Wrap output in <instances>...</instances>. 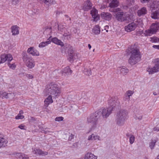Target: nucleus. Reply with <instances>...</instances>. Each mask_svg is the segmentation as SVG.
<instances>
[{
	"instance_id": "obj_8",
	"label": "nucleus",
	"mask_w": 159,
	"mask_h": 159,
	"mask_svg": "<svg viewBox=\"0 0 159 159\" xmlns=\"http://www.w3.org/2000/svg\"><path fill=\"white\" fill-rule=\"evenodd\" d=\"M121 9L117 8L115 9L113 11L116 12L114 16H115L117 20L120 22H123L127 20L126 17L125 16V13L123 11H120Z\"/></svg>"
},
{
	"instance_id": "obj_9",
	"label": "nucleus",
	"mask_w": 159,
	"mask_h": 159,
	"mask_svg": "<svg viewBox=\"0 0 159 159\" xmlns=\"http://www.w3.org/2000/svg\"><path fill=\"white\" fill-rule=\"evenodd\" d=\"M154 62L155 65L153 67H148L147 69V71L149 74H152L159 71V59H155Z\"/></svg>"
},
{
	"instance_id": "obj_11",
	"label": "nucleus",
	"mask_w": 159,
	"mask_h": 159,
	"mask_svg": "<svg viewBox=\"0 0 159 159\" xmlns=\"http://www.w3.org/2000/svg\"><path fill=\"white\" fill-rule=\"evenodd\" d=\"M108 103L110 106L109 107L112 108L113 110L114 107L116 106L119 105L120 102L117 98L113 97L109 100Z\"/></svg>"
},
{
	"instance_id": "obj_6",
	"label": "nucleus",
	"mask_w": 159,
	"mask_h": 159,
	"mask_svg": "<svg viewBox=\"0 0 159 159\" xmlns=\"http://www.w3.org/2000/svg\"><path fill=\"white\" fill-rule=\"evenodd\" d=\"M22 54V59L26 66L30 69L34 67L35 63L32 57H29L27 54L25 52H23Z\"/></svg>"
},
{
	"instance_id": "obj_32",
	"label": "nucleus",
	"mask_w": 159,
	"mask_h": 159,
	"mask_svg": "<svg viewBox=\"0 0 159 159\" xmlns=\"http://www.w3.org/2000/svg\"><path fill=\"white\" fill-rule=\"evenodd\" d=\"M51 41L50 40L46 42H43L39 43V47L42 48L47 46L51 43Z\"/></svg>"
},
{
	"instance_id": "obj_52",
	"label": "nucleus",
	"mask_w": 159,
	"mask_h": 159,
	"mask_svg": "<svg viewBox=\"0 0 159 159\" xmlns=\"http://www.w3.org/2000/svg\"><path fill=\"white\" fill-rule=\"evenodd\" d=\"M140 2L143 3H144L148 2L150 0H140Z\"/></svg>"
},
{
	"instance_id": "obj_25",
	"label": "nucleus",
	"mask_w": 159,
	"mask_h": 159,
	"mask_svg": "<svg viewBox=\"0 0 159 159\" xmlns=\"http://www.w3.org/2000/svg\"><path fill=\"white\" fill-rule=\"evenodd\" d=\"M52 41L53 43L57 45H60L61 47H63L64 44L61 40L58 39L56 37H54L52 39Z\"/></svg>"
},
{
	"instance_id": "obj_44",
	"label": "nucleus",
	"mask_w": 159,
	"mask_h": 159,
	"mask_svg": "<svg viewBox=\"0 0 159 159\" xmlns=\"http://www.w3.org/2000/svg\"><path fill=\"white\" fill-rule=\"evenodd\" d=\"M64 118L62 116H59L56 117L55 118V120L57 121H61L63 120Z\"/></svg>"
},
{
	"instance_id": "obj_20",
	"label": "nucleus",
	"mask_w": 159,
	"mask_h": 159,
	"mask_svg": "<svg viewBox=\"0 0 159 159\" xmlns=\"http://www.w3.org/2000/svg\"><path fill=\"white\" fill-rule=\"evenodd\" d=\"M101 16L103 19L109 21L111 19L112 15L109 12H102L101 13Z\"/></svg>"
},
{
	"instance_id": "obj_18",
	"label": "nucleus",
	"mask_w": 159,
	"mask_h": 159,
	"mask_svg": "<svg viewBox=\"0 0 159 159\" xmlns=\"http://www.w3.org/2000/svg\"><path fill=\"white\" fill-rule=\"evenodd\" d=\"M13 93H7L4 91L0 92V96L2 98H10L13 97Z\"/></svg>"
},
{
	"instance_id": "obj_50",
	"label": "nucleus",
	"mask_w": 159,
	"mask_h": 159,
	"mask_svg": "<svg viewBox=\"0 0 159 159\" xmlns=\"http://www.w3.org/2000/svg\"><path fill=\"white\" fill-rule=\"evenodd\" d=\"M74 135L73 134H71L69 137V140H71L72 139L74 138Z\"/></svg>"
},
{
	"instance_id": "obj_35",
	"label": "nucleus",
	"mask_w": 159,
	"mask_h": 159,
	"mask_svg": "<svg viewBox=\"0 0 159 159\" xmlns=\"http://www.w3.org/2000/svg\"><path fill=\"white\" fill-rule=\"evenodd\" d=\"M150 41L152 43H158L159 42V39L156 37L150 38Z\"/></svg>"
},
{
	"instance_id": "obj_45",
	"label": "nucleus",
	"mask_w": 159,
	"mask_h": 159,
	"mask_svg": "<svg viewBox=\"0 0 159 159\" xmlns=\"http://www.w3.org/2000/svg\"><path fill=\"white\" fill-rule=\"evenodd\" d=\"M135 0H126L127 3L129 5H133L135 2Z\"/></svg>"
},
{
	"instance_id": "obj_33",
	"label": "nucleus",
	"mask_w": 159,
	"mask_h": 159,
	"mask_svg": "<svg viewBox=\"0 0 159 159\" xmlns=\"http://www.w3.org/2000/svg\"><path fill=\"white\" fill-rule=\"evenodd\" d=\"M127 136L129 137V143L130 144H132L134 142L135 138L134 135L132 134H127Z\"/></svg>"
},
{
	"instance_id": "obj_21",
	"label": "nucleus",
	"mask_w": 159,
	"mask_h": 159,
	"mask_svg": "<svg viewBox=\"0 0 159 159\" xmlns=\"http://www.w3.org/2000/svg\"><path fill=\"white\" fill-rule=\"evenodd\" d=\"M151 8L152 11H159V1H154L151 5Z\"/></svg>"
},
{
	"instance_id": "obj_4",
	"label": "nucleus",
	"mask_w": 159,
	"mask_h": 159,
	"mask_svg": "<svg viewBox=\"0 0 159 159\" xmlns=\"http://www.w3.org/2000/svg\"><path fill=\"white\" fill-rule=\"evenodd\" d=\"M100 117V113L96 111L95 113L90 114L87 118L88 123H91L92 129L96 128L98 123V119Z\"/></svg>"
},
{
	"instance_id": "obj_23",
	"label": "nucleus",
	"mask_w": 159,
	"mask_h": 159,
	"mask_svg": "<svg viewBox=\"0 0 159 159\" xmlns=\"http://www.w3.org/2000/svg\"><path fill=\"white\" fill-rule=\"evenodd\" d=\"M53 102L52 96L51 95H49L45 99L44 101V106L47 107L50 104L52 103Z\"/></svg>"
},
{
	"instance_id": "obj_15",
	"label": "nucleus",
	"mask_w": 159,
	"mask_h": 159,
	"mask_svg": "<svg viewBox=\"0 0 159 159\" xmlns=\"http://www.w3.org/2000/svg\"><path fill=\"white\" fill-rule=\"evenodd\" d=\"M93 6V4L89 0L85 1L83 4V9L85 11H88L90 10Z\"/></svg>"
},
{
	"instance_id": "obj_49",
	"label": "nucleus",
	"mask_w": 159,
	"mask_h": 159,
	"mask_svg": "<svg viewBox=\"0 0 159 159\" xmlns=\"http://www.w3.org/2000/svg\"><path fill=\"white\" fill-rule=\"evenodd\" d=\"M137 34L139 35H141L143 33V31L142 30H140L138 31L137 32Z\"/></svg>"
},
{
	"instance_id": "obj_46",
	"label": "nucleus",
	"mask_w": 159,
	"mask_h": 159,
	"mask_svg": "<svg viewBox=\"0 0 159 159\" xmlns=\"http://www.w3.org/2000/svg\"><path fill=\"white\" fill-rule=\"evenodd\" d=\"M142 117H143V116L141 115H139L138 114V115H136L135 118H136V119H138L139 120H140L142 119Z\"/></svg>"
},
{
	"instance_id": "obj_64",
	"label": "nucleus",
	"mask_w": 159,
	"mask_h": 159,
	"mask_svg": "<svg viewBox=\"0 0 159 159\" xmlns=\"http://www.w3.org/2000/svg\"><path fill=\"white\" fill-rule=\"evenodd\" d=\"M64 35V36H66V35H65V34H64V35Z\"/></svg>"
},
{
	"instance_id": "obj_19",
	"label": "nucleus",
	"mask_w": 159,
	"mask_h": 159,
	"mask_svg": "<svg viewBox=\"0 0 159 159\" xmlns=\"http://www.w3.org/2000/svg\"><path fill=\"white\" fill-rule=\"evenodd\" d=\"M32 152L33 153L35 154L41 155L43 156L47 155L48 153L47 152H43L40 149L35 148L33 149Z\"/></svg>"
},
{
	"instance_id": "obj_51",
	"label": "nucleus",
	"mask_w": 159,
	"mask_h": 159,
	"mask_svg": "<svg viewBox=\"0 0 159 159\" xmlns=\"http://www.w3.org/2000/svg\"><path fill=\"white\" fill-rule=\"evenodd\" d=\"M26 76L29 79H31L33 78V76L31 74H27Z\"/></svg>"
},
{
	"instance_id": "obj_48",
	"label": "nucleus",
	"mask_w": 159,
	"mask_h": 159,
	"mask_svg": "<svg viewBox=\"0 0 159 159\" xmlns=\"http://www.w3.org/2000/svg\"><path fill=\"white\" fill-rule=\"evenodd\" d=\"M25 126L23 124H21L19 126L18 128L21 129H25Z\"/></svg>"
},
{
	"instance_id": "obj_14",
	"label": "nucleus",
	"mask_w": 159,
	"mask_h": 159,
	"mask_svg": "<svg viewBox=\"0 0 159 159\" xmlns=\"http://www.w3.org/2000/svg\"><path fill=\"white\" fill-rule=\"evenodd\" d=\"M87 139L89 141H96V140L101 141L102 138L96 133H93L88 136Z\"/></svg>"
},
{
	"instance_id": "obj_61",
	"label": "nucleus",
	"mask_w": 159,
	"mask_h": 159,
	"mask_svg": "<svg viewBox=\"0 0 159 159\" xmlns=\"http://www.w3.org/2000/svg\"><path fill=\"white\" fill-rule=\"evenodd\" d=\"M157 158L158 159H159V155L158 156H157Z\"/></svg>"
},
{
	"instance_id": "obj_13",
	"label": "nucleus",
	"mask_w": 159,
	"mask_h": 159,
	"mask_svg": "<svg viewBox=\"0 0 159 159\" xmlns=\"http://www.w3.org/2000/svg\"><path fill=\"white\" fill-rule=\"evenodd\" d=\"M91 14L93 18V21L95 22L99 20L100 16L98 14V11L97 10L94 8H93L91 11Z\"/></svg>"
},
{
	"instance_id": "obj_1",
	"label": "nucleus",
	"mask_w": 159,
	"mask_h": 159,
	"mask_svg": "<svg viewBox=\"0 0 159 159\" xmlns=\"http://www.w3.org/2000/svg\"><path fill=\"white\" fill-rule=\"evenodd\" d=\"M128 113L125 109H121L117 112L116 117V122L119 126L124 125L126 120L128 117Z\"/></svg>"
},
{
	"instance_id": "obj_40",
	"label": "nucleus",
	"mask_w": 159,
	"mask_h": 159,
	"mask_svg": "<svg viewBox=\"0 0 159 159\" xmlns=\"http://www.w3.org/2000/svg\"><path fill=\"white\" fill-rule=\"evenodd\" d=\"M58 30L61 32H63L64 29L65 28V25H62L61 24L58 25Z\"/></svg>"
},
{
	"instance_id": "obj_63",
	"label": "nucleus",
	"mask_w": 159,
	"mask_h": 159,
	"mask_svg": "<svg viewBox=\"0 0 159 159\" xmlns=\"http://www.w3.org/2000/svg\"><path fill=\"white\" fill-rule=\"evenodd\" d=\"M65 16H66V17H68V16L67 15H65Z\"/></svg>"
},
{
	"instance_id": "obj_5",
	"label": "nucleus",
	"mask_w": 159,
	"mask_h": 159,
	"mask_svg": "<svg viewBox=\"0 0 159 159\" xmlns=\"http://www.w3.org/2000/svg\"><path fill=\"white\" fill-rule=\"evenodd\" d=\"M143 25L142 20L140 19H138L136 20L129 24L125 27V31L130 32L134 30L137 26H142Z\"/></svg>"
},
{
	"instance_id": "obj_53",
	"label": "nucleus",
	"mask_w": 159,
	"mask_h": 159,
	"mask_svg": "<svg viewBox=\"0 0 159 159\" xmlns=\"http://www.w3.org/2000/svg\"><path fill=\"white\" fill-rule=\"evenodd\" d=\"M153 130L154 131H159V128L158 127H155L153 129Z\"/></svg>"
},
{
	"instance_id": "obj_38",
	"label": "nucleus",
	"mask_w": 159,
	"mask_h": 159,
	"mask_svg": "<svg viewBox=\"0 0 159 159\" xmlns=\"http://www.w3.org/2000/svg\"><path fill=\"white\" fill-rule=\"evenodd\" d=\"M157 140H156L154 141L152 140L149 144V147L151 149H153L156 143L157 142Z\"/></svg>"
},
{
	"instance_id": "obj_17",
	"label": "nucleus",
	"mask_w": 159,
	"mask_h": 159,
	"mask_svg": "<svg viewBox=\"0 0 159 159\" xmlns=\"http://www.w3.org/2000/svg\"><path fill=\"white\" fill-rule=\"evenodd\" d=\"M8 141L2 134H0V148L5 147Z\"/></svg>"
},
{
	"instance_id": "obj_26",
	"label": "nucleus",
	"mask_w": 159,
	"mask_h": 159,
	"mask_svg": "<svg viewBox=\"0 0 159 159\" xmlns=\"http://www.w3.org/2000/svg\"><path fill=\"white\" fill-rule=\"evenodd\" d=\"M97 157L92 153L88 152L85 154L84 159H97Z\"/></svg>"
},
{
	"instance_id": "obj_39",
	"label": "nucleus",
	"mask_w": 159,
	"mask_h": 159,
	"mask_svg": "<svg viewBox=\"0 0 159 159\" xmlns=\"http://www.w3.org/2000/svg\"><path fill=\"white\" fill-rule=\"evenodd\" d=\"M123 100L125 101L129 102L130 100V97L125 93L123 98Z\"/></svg>"
},
{
	"instance_id": "obj_2",
	"label": "nucleus",
	"mask_w": 159,
	"mask_h": 159,
	"mask_svg": "<svg viewBox=\"0 0 159 159\" xmlns=\"http://www.w3.org/2000/svg\"><path fill=\"white\" fill-rule=\"evenodd\" d=\"M130 57L129 60V62L131 65H133L140 60V54L139 50L136 48L131 49L130 52Z\"/></svg>"
},
{
	"instance_id": "obj_24",
	"label": "nucleus",
	"mask_w": 159,
	"mask_h": 159,
	"mask_svg": "<svg viewBox=\"0 0 159 159\" xmlns=\"http://www.w3.org/2000/svg\"><path fill=\"white\" fill-rule=\"evenodd\" d=\"M117 70L123 75H126L129 72V70L124 66L118 67Z\"/></svg>"
},
{
	"instance_id": "obj_29",
	"label": "nucleus",
	"mask_w": 159,
	"mask_h": 159,
	"mask_svg": "<svg viewBox=\"0 0 159 159\" xmlns=\"http://www.w3.org/2000/svg\"><path fill=\"white\" fill-rule=\"evenodd\" d=\"M92 32L95 34H99L100 33V28L99 25H96L93 27Z\"/></svg>"
},
{
	"instance_id": "obj_60",
	"label": "nucleus",
	"mask_w": 159,
	"mask_h": 159,
	"mask_svg": "<svg viewBox=\"0 0 159 159\" xmlns=\"http://www.w3.org/2000/svg\"><path fill=\"white\" fill-rule=\"evenodd\" d=\"M88 102H89V100H88L87 101V102H84V103H87Z\"/></svg>"
},
{
	"instance_id": "obj_30",
	"label": "nucleus",
	"mask_w": 159,
	"mask_h": 159,
	"mask_svg": "<svg viewBox=\"0 0 159 159\" xmlns=\"http://www.w3.org/2000/svg\"><path fill=\"white\" fill-rule=\"evenodd\" d=\"M52 32L51 28H49L46 29L44 31L43 33L44 34L47 35V36L50 35L48 39H50L52 37V36L51 35Z\"/></svg>"
},
{
	"instance_id": "obj_62",
	"label": "nucleus",
	"mask_w": 159,
	"mask_h": 159,
	"mask_svg": "<svg viewBox=\"0 0 159 159\" xmlns=\"http://www.w3.org/2000/svg\"><path fill=\"white\" fill-rule=\"evenodd\" d=\"M144 159H148L147 157H145Z\"/></svg>"
},
{
	"instance_id": "obj_54",
	"label": "nucleus",
	"mask_w": 159,
	"mask_h": 159,
	"mask_svg": "<svg viewBox=\"0 0 159 159\" xmlns=\"http://www.w3.org/2000/svg\"><path fill=\"white\" fill-rule=\"evenodd\" d=\"M152 47L154 48L159 49V45H154Z\"/></svg>"
},
{
	"instance_id": "obj_55",
	"label": "nucleus",
	"mask_w": 159,
	"mask_h": 159,
	"mask_svg": "<svg viewBox=\"0 0 159 159\" xmlns=\"http://www.w3.org/2000/svg\"><path fill=\"white\" fill-rule=\"evenodd\" d=\"M23 111L22 110H21L19 111V113L18 114H20V115H21L22 114H23Z\"/></svg>"
},
{
	"instance_id": "obj_3",
	"label": "nucleus",
	"mask_w": 159,
	"mask_h": 159,
	"mask_svg": "<svg viewBox=\"0 0 159 159\" xmlns=\"http://www.w3.org/2000/svg\"><path fill=\"white\" fill-rule=\"evenodd\" d=\"M45 91L55 97L59 96L61 93L60 88L57 84L52 83L47 85Z\"/></svg>"
},
{
	"instance_id": "obj_43",
	"label": "nucleus",
	"mask_w": 159,
	"mask_h": 159,
	"mask_svg": "<svg viewBox=\"0 0 159 159\" xmlns=\"http://www.w3.org/2000/svg\"><path fill=\"white\" fill-rule=\"evenodd\" d=\"M24 118V116L22 115L18 114L15 117V119L16 120L22 119Z\"/></svg>"
},
{
	"instance_id": "obj_41",
	"label": "nucleus",
	"mask_w": 159,
	"mask_h": 159,
	"mask_svg": "<svg viewBox=\"0 0 159 159\" xmlns=\"http://www.w3.org/2000/svg\"><path fill=\"white\" fill-rule=\"evenodd\" d=\"M134 92L133 91L128 90L125 93L130 97L133 94Z\"/></svg>"
},
{
	"instance_id": "obj_42",
	"label": "nucleus",
	"mask_w": 159,
	"mask_h": 159,
	"mask_svg": "<svg viewBox=\"0 0 159 159\" xmlns=\"http://www.w3.org/2000/svg\"><path fill=\"white\" fill-rule=\"evenodd\" d=\"M9 67L11 69L14 70L15 69L16 67V66L15 63L11 64L10 63H8V64Z\"/></svg>"
},
{
	"instance_id": "obj_31",
	"label": "nucleus",
	"mask_w": 159,
	"mask_h": 159,
	"mask_svg": "<svg viewBox=\"0 0 159 159\" xmlns=\"http://www.w3.org/2000/svg\"><path fill=\"white\" fill-rule=\"evenodd\" d=\"M151 17L155 19H159V12L158 11H155L153 12L151 14Z\"/></svg>"
},
{
	"instance_id": "obj_22",
	"label": "nucleus",
	"mask_w": 159,
	"mask_h": 159,
	"mask_svg": "<svg viewBox=\"0 0 159 159\" xmlns=\"http://www.w3.org/2000/svg\"><path fill=\"white\" fill-rule=\"evenodd\" d=\"M72 72V70L70 69L69 66L66 67L61 71L62 75H71Z\"/></svg>"
},
{
	"instance_id": "obj_34",
	"label": "nucleus",
	"mask_w": 159,
	"mask_h": 159,
	"mask_svg": "<svg viewBox=\"0 0 159 159\" xmlns=\"http://www.w3.org/2000/svg\"><path fill=\"white\" fill-rule=\"evenodd\" d=\"M42 2L48 5H49V4H54L55 3V2L53 0H43Z\"/></svg>"
},
{
	"instance_id": "obj_12",
	"label": "nucleus",
	"mask_w": 159,
	"mask_h": 159,
	"mask_svg": "<svg viewBox=\"0 0 159 159\" xmlns=\"http://www.w3.org/2000/svg\"><path fill=\"white\" fill-rule=\"evenodd\" d=\"M104 2L109 3V7L111 8H114L118 7L119 2L117 0H104Z\"/></svg>"
},
{
	"instance_id": "obj_57",
	"label": "nucleus",
	"mask_w": 159,
	"mask_h": 159,
	"mask_svg": "<svg viewBox=\"0 0 159 159\" xmlns=\"http://www.w3.org/2000/svg\"><path fill=\"white\" fill-rule=\"evenodd\" d=\"M88 48H89V49H91V46L90 44H88Z\"/></svg>"
},
{
	"instance_id": "obj_27",
	"label": "nucleus",
	"mask_w": 159,
	"mask_h": 159,
	"mask_svg": "<svg viewBox=\"0 0 159 159\" xmlns=\"http://www.w3.org/2000/svg\"><path fill=\"white\" fill-rule=\"evenodd\" d=\"M19 27L17 25H13L11 27L12 35H15L19 34Z\"/></svg>"
},
{
	"instance_id": "obj_7",
	"label": "nucleus",
	"mask_w": 159,
	"mask_h": 159,
	"mask_svg": "<svg viewBox=\"0 0 159 159\" xmlns=\"http://www.w3.org/2000/svg\"><path fill=\"white\" fill-rule=\"evenodd\" d=\"M159 30V22H156L152 24L149 29L145 30V36H150L155 33Z\"/></svg>"
},
{
	"instance_id": "obj_37",
	"label": "nucleus",
	"mask_w": 159,
	"mask_h": 159,
	"mask_svg": "<svg viewBox=\"0 0 159 159\" xmlns=\"http://www.w3.org/2000/svg\"><path fill=\"white\" fill-rule=\"evenodd\" d=\"M84 74L87 75L89 76L91 75V71L90 69H85L83 70Z\"/></svg>"
},
{
	"instance_id": "obj_16",
	"label": "nucleus",
	"mask_w": 159,
	"mask_h": 159,
	"mask_svg": "<svg viewBox=\"0 0 159 159\" xmlns=\"http://www.w3.org/2000/svg\"><path fill=\"white\" fill-rule=\"evenodd\" d=\"M27 52L33 56H39V51L33 47L29 48Z\"/></svg>"
},
{
	"instance_id": "obj_36",
	"label": "nucleus",
	"mask_w": 159,
	"mask_h": 159,
	"mask_svg": "<svg viewBox=\"0 0 159 159\" xmlns=\"http://www.w3.org/2000/svg\"><path fill=\"white\" fill-rule=\"evenodd\" d=\"M13 155L16 158H20L21 157L22 158V156H23L24 153L16 152L13 154Z\"/></svg>"
},
{
	"instance_id": "obj_58",
	"label": "nucleus",
	"mask_w": 159,
	"mask_h": 159,
	"mask_svg": "<svg viewBox=\"0 0 159 159\" xmlns=\"http://www.w3.org/2000/svg\"><path fill=\"white\" fill-rule=\"evenodd\" d=\"M153 94L155 95H157V94L156 93V92H154L153 93Z\"/></svg>"
},
{
	"instance_id": "obj_56",
	"label": "nucleus",
	"mask_w": 159,
	"mask_h": 159,
	"mask_svg": "<svg viewBox=\"0 0 159 159\" xmlns=\"http://www.w3.org/2000/svg\"><path fill=\"white\" fill-rule=\"evenodd\" d=\"M45 130H44V132L45 133H47L48 132H49V131H48V129H45Z\"/></svg>"
},
{
	"instance_id": "obj_47",
	"label": "nucleus",
	"mask_w": 159,
	"mask_h": 159,
	"mask_svg": "<svg viewBox=\"0 0 159 159\" xmlns=\"http://www.w3.org/2000/svg\"><path fill=\"white\" fill-rule=\"evenodd\" d=\"M20 0H11L12 3L14 5H17L19 2Z\"/></svg>"
},
{
	"instance_id": "obj_59",
	"label": "nucleus",
	"mask_w": 159,
	"mask_h": 159,
	"mask_svg": "<svg viewBox=\"0 0 159 159\" xmlns=\"http://www.w3.org/2000/svg\"><path fill=\"white\" fill-rule=\"evenodd\" d=\"M109 26L107 25H106V26H105V29H106V28H108Z\"/></svg>"
},
{
	"instance_id": "obj_10",
	"label": "nucleus",
	"mask_w": 159,
	"mask_h": 159,
	"mask_svg": "<svg viewBox=\"0 0 159 159\" xmlns=\"http://www.w3.org/2000/svg\"><path fill=\"white\" fill-rule=\"evenodd\" d=\"M112 111V108L109 107L108 108H103L97 111V112H100V116L102 115L103 118H106L110 115Z\"/></svg>"
},
{
	"instance_id": "obj_28",
	"label": "nucleus",
	"mask_w": 159,
	"mask_h": 159,
	"mask_svg": "<svg viewBox=\"0 0 159 159\" xmlns=\"http://www.w3.org/2000/svg\"><path fill=\"white\" fill-rule=\"evenodd\" d=\"M147 11L146 8L145 7H143L141 8L140 10L138 11L137 14L139 16H141L145 15L147 13Z\"/></svg>"
}]
</instances>
